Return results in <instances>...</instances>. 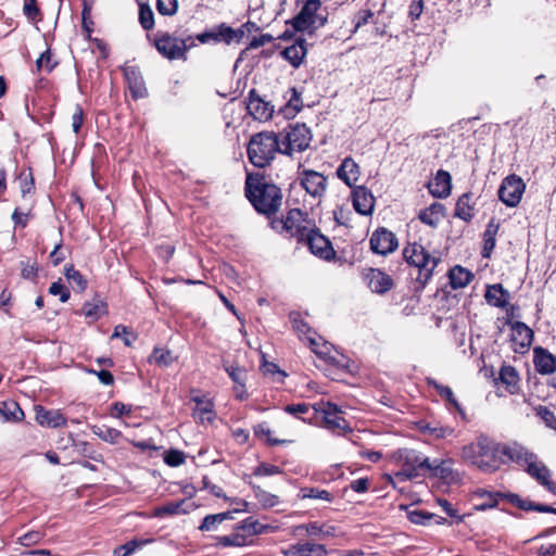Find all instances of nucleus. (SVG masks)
I'll return each instance as SVG.
<instances>
[{
	"label": "nucleus",
	"mask_w": 556,
	"mask_h": 556,
	"mask_svg": "<svg viewBox=\"0 0 556 556\" xmlns=\"http://www.w3.org/2000/svg\"><path fill=\"white\" fill-rule=\"evenodd\" d=\"M289 319L292 324V328L299 333V336H304L306 338L311 333L315 334V331H313L309 325L302 318L300 313L291 312Z\"/></svg>",
	"instance_id": "nucleus-50"
},
{
	"label": "nucleus",
	"mask_w": 556,
	"mask_h": 556,
	"mask_svg": "<svg viewBox=\"0 0 556 556\" xmlns=\"http://www.w3.org/2000/svg\"><path fill=\"white\" fill-rule=\"evenodd\" d=\"M536 415L545 422V425L556 430V415L546 406L540 405L536 408Z\"/></svg>",
	"instance_id": "nucleus-56"
},
{
	"label": "nucleus",
	"mask_w": 556,
	"mask_h": 556,
	"mask_svg": "<svg viewBox=\"0 0 556 556\" xmlns=\"http://www.w3.org/2000/svg\"><path fill=\"white\" fill-rule=\"evenodd\" d=\"M486 438L480 435L477 442H472L463 447L462 457L464 462L470 466L483 469L486 466Z\"/></svg>",
	"instance_id": "nucleus-18"
},
{
	"label": "nucleus",
	"mask_w": 556,
	"mask_h": 556,
	"mask_svg": "<svg viewBox=\"0 0 556 556\" xmlns=\"http://www.w3.org/2000/svg\"><path fill=\"white\" fill-rule=\"evenodd\" d=\"M216 28L217 42H225L227 45H230L233 41L240 42L241 39L244 37V30L242 29V27L235 29L228 26L226 23H222Z\"/></svg>",
	"instance_id": "nucleus-37"
},
{
	"label": "nucleus",
	"mask_w": 556,
	"mask_h": 556,
	"mask_svg": "<svg viewBox=\"0 0 556 556\" xmlns=\"http://www.w3.org/2000/svg\"><path fill=\"white\" fill-rule=\"evenodd\" d=\"M490 376L492 379V387L494 393L498 397L506 395H514L519 392V375L514 366L504 365L502 366L498 376L494 377L493 367H489Z\"/></svg>",
	"instance_id": "nucleus-9"
},
{
	"label": "nucleus",
	"mask_w": 556,
	"mask_h": 556,
	"mask_svg": "<svg viewBox=\"0 0 556 556\" xmlns=\"http://www.w3.org/2000/svg\"><path fill=\"white\" fill-rule=\"evenodd\" d=\"M489 305L503 308L506 318L514 317L515 306L510 304V293L501 283L489 285Z\"/></svg>",
	"instance_id": "nucleus-24"
},
{
	"label": "nucleus",
	"mask_w": 556,
	"mask_h": 556,
	"mask_svg": "<svg viewBox=\"0 0 556 556\" xmlns=\"http://www.w3.org/2000/svg\"><path fill=\"white\" fill-rule=\"evenodd\" d=\"M426 383L428 387L433 388L442 399H444L450 405H452L455 409L464 415L463 408L460 407L450 387L443 386L430 377L426 378Z\"/></svg>",
	"instance_id": "nucleus-36"
},
{
	"label": "nucleus",
	"mask_w": 556,
	"mask_h": 556,
	"mask_svg": "<svg viewBox=\"0 0 556 556\" xmlns=\"http://www.w3.org/2000/svg\"><path fill=\"white\" fill-rule=\"evenodd\" d=\"M92 431L100 439L109 443H116L122 437L119 430L106 426H93Z\"/></svg>",
	"instance_id": "nucleus-49"
},
{
	"label": "nucleus",
	"mask_w": 556,
	"mask_h": 556,
	"mask_svg": "<svg viewBox=\"0 0 556 556\" xmlns=\"http://www.w3.org/2000/svg\"><path fill=\"white\" fill-rule=\"evenodd\" d=\"M18 178L20 188L23 197L26 195L27 193H30L35 188V181L31 170L29 169L28 173L22 172Z\"/></svg>",
	"instance_id": "nucleus-57"
},
{
	"label": "nucleus",
	"mask_w": 556,
	"mask_h": 556,
	"mask_svg": "<svg viewBox=\"0 0 556 556\" xmlns=\"http://www.w3.org/2000/svg\"><path fill=\"white\" fill-rule=\"evenodd\" d=\"M244 193L255 211L267 217L275 215L281 206V189L268 182L261 173L247 174Z\"/></svg>",
	"instance_id": "nucleus-2"
},
{
	"label": "nucleus",
	"mask_w": 556,
	"mask_h": 556,
	"mask_svg": "<svg viewBox=\"0 0 556 556\" xmlns=\"http://www.w3.org/2000/svg\"><path fill=\"white\" fill-rule=\"evenodd\" d=\"M404 260L418 268L417 281L425 287L431 279L433 271L440 263V257L430 254L424 245L417 242L407 243L403 249Z\"/></svg>",
	"instance_id": "nucleus-5"
},
{
	"label": "nucleus",
	"mask_w": 556,
	"mask_h": 556,
	"mask_svg": "<svg viewBox=\"0 0 556 556\" xmlns=\"http://www.w3.org/2000/svg\"><path fill=\"white\" fill-rule=\"evenodd\" d=\"M401 469L394 472V477L403 482L427 477L430 468V459L412 448H400L393 454Z\"/></svg>",
	"instance_id": "nucleus-4"
},
{
	"label": "nucleus",
	"mask_w": 556,
	"mask_h": 556,
	"mask_svg": "<svg viewBox=\"0 0 556 556\" xmlns=\"http://www.w3.org/2000/svg\"><path fill=\"white\" fill-rule=\"evenodd\" d=\"M369 245L375 254L388 255L397 249L399 241L394 232L386 227H378L370 236Z\"/></svg>",
	"instance_id": "nucleus-15"
},
{
	"label": "nucleus",
	"mask_w": 556,
	"mask_h": 556,
	"mask_svg": "<svg viewBox=\"0 0 556 556\" xmlns=\"http://www.w3.org/2000/svg\"><path fill=\"white\" fill-rule=\"evenodd\" d=\"M282 144V154L291 156L293 151H305L312 141V132L305 124L296 123L289 126Z\"/></svg>",
	"instance_id": "nucleus-10"
},
{
	"label": "nucleus",
	"mask_w": 556,
	"mask_h": 556,
	"mask_svg": "<svg viewBox=\"0 0 556 556\" xmlns=\"http://www.w3.org/2000/svg\"><path fill=\"white\" fill-rule=\"evenodd\" d=\"M501 503H508L513 506L518 507L521 510H534L538 513H548L556 515V508L541 503H535L530 500H523L515 493H502V492H490L489 491V509L493 508Z\"/></svg>",
	"instance_id": "nucleus-7"
},
{
	"label": "nucleus",
	"mask_w": 556,
	"mask_h": 556,
	"mask_svg": "<svg viewBox=\"0 0 556 556\" xmlns=\"http://www.w3.org/2000/svg\"><path fill=\"white\" fill-rule=\"evenodd\" d=\"M177 0H156V10L161 15L172 16L177 12Z\"/></svg>",
	"instance_id": "nucleus-55"
},
{
	"label": "nucleus",
	"mask_w": 556,
	"mask_h": 556,
	"mask_svg": "<svg viewBox=\"0 0 556 556\" xmlns=\"http://www.w3.org/2000/svg\"><path fill=\"white\" fill-rule=\"evenodd\" d=\"M105 313L106 304L100 300L97 302H86L81 308V314L92 320L99 319Z\"/></svg>",
	"instance_id": "nucleus-46"
},
{
	"label": "nucleus",
	"mask_w": 556,
	"mask_h": 556,
	"mask_svg": "<svg viewBox=\"0 0 556 556\" xmlns=\"http://www.w3.org/2000/svg\"><path fill=\"white\" fill-rule=\"evenodd\" d=\"M187 504V500H180V501H174L168 502L163 506L156 507L154 509V516L155 517H164L167 515H180V514H187L189 509L185 508V505Z\"/></svg>",
	"instance_id": "nucleus-42"
},
{
	"label": "nucleus",
	"mask_w": 556,
	"mask_h": 556,
	"mask_svg": "<svg viewBox=\"0 0 556 556\" xmlns=\"http://www.w3.org/2000/svg\"><path fill=\"white\" fill-rule=\"evenodd\" d=\"M526 185L517 175L507 176L500 186L498 199L507 206L515 207L519 204L525 192Z\"/></svg>",
	"instance_id": "nucleus-14"
},
{
	"label": "nucleus",
	"mask_w": 556,
	"mask_h": 556,
	"mask_svg": "<svg viewBox=\"0 0 556 556\" xmlns=\"http://www.w3.org/2000/svg\"><path fill=\"white\" fill-rule=\"evenodd\" d=\"M197 407L193 409V418L200 424H212L215 419L214 404L210 400H203L200 396H193Z\"/></svg>",
	"instance_id": "nucleus-30"
},
{
	"label": "nucleus",
	"mask_w": 556,
	"mask_h": 556,
	"mask_svg": "<svg viewBox=\"0 0 556 556\" xmlns=\"http://www.w3.org/2000/svg\"><path fill=\"white\" fill-rule=\"evenodd\" d=\"M149 542H151V540H130L122 545L116 546L113 549V556H130Z\"/></svg>",
	"instance_id": "nucleus-45"
},
{
	"label": "nucleus",
	"mask_w": 556,
	"mask_h": 556,
	"mask_svg": "<svg viewBox=\"0 0 556 556\" xmlns=\"http://www.w3.org/2000/svg\"><path fill=\"white\" fill-rule=\"evenodd\" d=\"M56 64V62H52L51 60L50 49H47L45 52H42L36 61L37 70L41 71L42 68H45L48 73L52 72Z\"/></svg>",
	"instance_id": "nucleus-59"
},
{
	"label": "nucleus",
	"mask_w": 556,
	"mask_h": 556,
	"mask_svg": "<svg viewBox=\"0 0 556 556\" xmlns=\"http://www.w3.org/2000/svg\"><path fill=\"white\" fill-rule=\"evenodd\" d=\"M248 113L257 121H267L273 116L274 106L270 102L265 101L260 97L255 89L249 91L247 98Z\"/></svg>",
	"instance_id": "nucleus-19"
},
{
	"label": "nucleus",
	"mask_w": 556,
	"mask_h": 556,
	"mask_svg": "<svg viewBox=\"0 0 556 556\" xmlns=\"http://www.w3.org/2000/svg\"><path fill=\"white\" fill-rule=\"evenodd\" d=\"M139 5V23L144 30H151L154 27V14L148 3L137 0Z\"/></svg>",
	"instance_id": "nucleus-47"
},
{
	"label": "nucleus",
	"mask_w": 556,
	"mask_h": 556,
	"mask_svg": "<svg viewBox=\"0 0 556 556\" xmlns=\"http://www.w3.org/2000/svg\"><path fill=\"white\" fill-rule=\"evenodd\" d=\"M451 175L448 172L439 169L433 178L428 185L430 193L435 198H445L450 194L452 182Z\"/></svg>",
	"instance_id": "nucleus-28"
},
{
	"label": "nucleus",
	"mask_w": 556,
	"mask_h": 556,
	"mask_svg": "<svg viewBox=\"0 0 556 556\" xmlns=\"http://www.w3.org/2000/svg\"><path fill=\"white\" fill-rule=\"evenodd\" d=\"M244 509H235L229 511H224L214 515H207L203 518L201 525L199 526V530L201 531H216L218 526L226 520L232 519L233 514L238 511H244Z\"/></svg>",
	"instance_id": "nucleus-34"
},
{
	"label": "nucleus",
	"mask_w": 556,
	"mask_h": 556,
	"mask_svg": "<svg viewBox=\"0 0 556 556\" xmlns=\"http://www.w3.org/2000/svg\"><path fill=\"white\" fill-rule=\"evenodd\" d=\"M298 497L301 500H321L329 503H331L334 500L333 494L328 492L327 490L311 486L301 488Z\"/></svg>",
	"instance_id": "nucleus-43"
},
{
	"label": "nucleus",
	"mask_w": 556,
	"mask_h": 556,
	"mask_svg": "<svg viewBox=\"0 0 556 556\" xmlns=\"http://www.w3.org/2000/svg\"><path fill=\"white\" fill-rule=\"evenodd\" d=\"M454 462L451 458L430 460V468L427 477L437 478L445 483H453L458 480V473L453 468Z\"/></svg>",
	"instance_id": "nucleus-20"
},
{
	"label": "nucleus",
	"mask_w": 556,
	"mask_h": 556,
	"mask_svg": "<svg viewBox=\"0 0 556 556\" xmlns=\"http://www.w3.org/2000/svg\"><path fill=\"white\" fill-rule=\"evenodd\" d=\"M364 278L368 288L378 294L387 293L394 286L392 277L379 268H369Z\"/></svg>",
	"instance_id": "nucleus-21"
},
{
	"label": "nucleus",
	"mask_w": 556,
	"mask_h": 556,
	"mask_svg": "<svg viewBox=\"0 0 556 556\" xmlns=\"http://www.w3.org/2000/svg\"><path fill=\"white\" fill-rule=\"evenodd\" d=\"M513 317L505 319V325L510 327V342L515 353L525 354L530 350L533 341V331L522 321H511Z\"/></svg>",
	"instance_id": "nucleus-13"
},
{
	"label": "nucleus",
	"mask_w": 556,
	"mask_h": 556,
	"mask_svg": "<svg viewBox=\"0 0 556 556\" xmlns=\"http://www.w3.org/2000/svg\"><path fill=\"white\" fill-rule=\"evenodd\" d=\"M511 463L522 468L548 492L556 493V483L552 480L551 470L535 453L516 441L501 443L489 440V470H497L501 466Z\"/></svg>",
	"instance_id": "nucleus-1"
},
{
	"label": "nucleus",
	"mask_w": 556,
	"mask_h": 556,
	"mask_svg": "<svg viewBox=\"0 0 556 556\" xmlns=\"http://www.w3.org/2000/svg\"><path fill=\"white\" fill-rule=\"evenodd\" d=\"M23 12L25 16L31 22L41 20V11L36 0H26L24 3Z\"/></svg>",
	"instance_id": "nucleus-54"
},
{
	"label": "nucleus",
	"mask_w": 556,
	"mask_h": 556,
	"mask_svg": "<svg viewBox=\"0 0 556 556\" xmlns=\"http://www.w3.org/2000/svg\"><path fill=\"white\" fill-rule=\"evenodd\" d=\"M407 518L410 522L415 525H429L432 520L435 521V523H442L445 522L446 519L440 516H437L432 513L422 510V509H413L407 513Z\"/></svg>",
	"instance_id": "nucleus-41"
},
{
	"label": "nucleus",
	"mask_w": 556,
	"mask_h": 556,
	"mask_svg": "<svg viewBox=\"0 0 556 556\" xmlns=\"http://www.w3.org/2000/svg\"><path fill=\"white\" fill-rule=\"evenodd\" d=\"M64 275L70 281L74 291L84 292L87 289V279L80 274L79 270L75 269L74 265L67 264L64 268Z\"/></svg>",
	"instance_id": "nucleus-40"
},
{
	"label": "nucleus",
	"mask_w": 556,
	"mask_h": 556,
	"mask_svg": "<svg viewBox=\"0 0 556 556\" xmlns=\"http://www.w3.org/2000/svg\"><path fill=\"white\" fill-rule=\"evenodd\" d=\"M445 216V207L441 203H432L430 206L426 207L425 210H421L418 218L421 220V223L430 226V227H437L440 223V220Z\"/></svg>",
	"instance_id": "nucleus-33"
},
{
	"label": "nucleus",
	"mask_w": 556,
	"mask_h": 556,
	"mask_svg": "<svg viewBox=\"0 0 556 556\" xmlns=\"http://www.w3.org/2000/svg\"><path fill=\"white\" fill-rule=\"evenodd\" d=\"M153 46L167 60L186 59V53L189 49L186 39H179L166 31L155 34Z\"/></svg>",
	"instance_id": "nucleus-8"
},
{
	"label": "nucleus",
	"mask_w": 556,
	"mask_h": 556,
	"mask_svg": "<svg viewBox=\"0 0 556 556\" xmlns=\"http://www.w3.org/2000/svg\"><path fill=\"white\" fill-rule=\"evenodd\" d=\"M299 243L306 244L312 254L325 261L334 260L336 251L330 240L318 228H309Z\"/></svg>",
	"instance_id": "nucleus-11"
},
{
	"label": "nucleus",
	"mask_w": 556,
	"mask_h": 556,
	"mask_svg": "<svg viewBox=\"0 0 556 556\" xmlns=\"http://www.w3.org/2000/svg\"><path fill=\"white\" fill-rule=\"evenodd\" d=\"M36 421L43 427L61 428L67 424L66 418L59 410H48L42 406L36 408Z\"/></svg>",
	"instance_id": "nucleus-29"
},
{
	"label": "nucleus",
	"mask_w": 556,
	"mask_h": 556,
	"mask_svg": "<svg viewBox=\"0 0 556 556\" xmlns=\"http://www.w3.org/2000/svg\"><path fill=\"white\" fill-rule=\"evenodd\" d=\"M300 184L314 199L320 200L327 191V177L313 169H304L300 176Z\"/></svg>",
	"instance_id": "nucleus-16"
},
{
	"label": "nucleus",
	"mask_w": 556,
	"mask_h": 556,
	"mask_svg": "<svg viewBox=\"0 0 556 556\" xmlns=\"http://www.w3.org/2000/svg\"><path fill=\"white\" fill-rule=\"evenodd\" d=\"M186 460V455L182 451L170 448L165 452L164 462L166 465L170 467H178L182 465Z\"/></svg>",
	"instance_id": "nucleus-53"
},
{
	"label": "nucleus",
	"mask_w": 556,
	"mask_h": 556,
	"mask_svg": "<svg viewBox=\"0 0 556 556\" xmlns=\"http://www.w3.org/2000/svg\"><path fill=\"white\" fill-rule=\"evenodd\" d=\"M214 540L217 547H241L249 544L248 535L235 529L231 534L215 536Z\"/></svg>",
	"instance_id": "nucleus-35"
},
{
	"label": "nucleus",
	"mask_w": 556,
	"mask_h": 556,
	"mask_svg": "<svg viewBox=\"0 0 556 556\" xmlns=\"http://www.w3.org/2000/svg\"><path fill=\"white\" fill-rule=\"evenodd\" d=\"M235 530H239L241 533H244L249 539L250 536L273 532L275 527L261 523L253 517H248L241 522L237 523L235 526Z\"/></svg>",
	"instance_id": "nucleus-31"
},
{
	"label": "nucleus",
	"mask_w": 556,
	"mask_h": 556,
	"mask_svg": "<svg viewBox=\"0 0 556 556\" xmlns=\"http://www.w3.org/2000/svg\"><path fill=\"white\" fill-rule=\"evenodd\" d=\"M150 362H154L156 365L162 367H168L174 362L172 352L162 348H154Z\"/></svg>",
	"instance_id": "nucleus-52"
},
{
	"label": "nucleus",
	"mask_w": 556,
	"mask_h": 556,
	"mask_svg": "<svg viewBox=\"0 0 556 556\" xmlns=\"http://www.w3.org/2000/svg\"><path fill=\"white\" fill-rule=\"evenodd\" d=\"M277 153L282 154V144L276 132L261 131L250 138L247 154L253 166L265 168L270 165Z\"/></svg>",
	"instance_id": "nucleus-3"
},
{
	"label": "nucleus",
	"mask_w": 556,
	"mask_h": 556,
	"mask_svg": "<svg viewBox=\"0 0 556 556\" xmlns=\"http://www.w3.org/2000/svg\"><path fill=\"white\" fill-rule=\"evenodd\" d=\"M533 364L541 375H549L556 371V356L542 346L533 349Z\"/></svg>",
	"instance_id": "nucleus-26"
},
{
	"label": "nucleus",
	"mask_w": 556,
	"mask_h": 556,
	"mask_svg": "<svg viewBox=\"0 0 556 556\" xmlns=\"http://www.w3.org/2000/svg\"><path fill=\"white\" fill-rule=\"evenodd\" d=\"M454 215L463 220H470L472 217V207L469 205V195L463 194L456 202Z\"/></svg>",
	"instance_id": "nucleus-51"
},
{
	"label": "nucleus",
	"mask_w": 556,
	"mask_h": 556,
	"mask_svg": "<svg viewBox=\"0 0 556 556\" xmlns=\"http://www.w3.org/2000/svg\"><path fill=\"white\" fill-rule=\"evenodd\" d=\"M43 538L41 531H29L18 538V542L24 546H31L39 543Z\"/></svg>",
	"instance_id": "nucleus-63"
},
{
	"label": "nucleus",
	"mask_w": 556,
	"mask_h": 556,
	"mask_svg": "<svg viewBox=\"0 0 556 556\" xmlns=\"http://www.w3.org/2000/svg\"><path fill=\"white\" fill-rule=\"evenodd\" d=\"M123 74L134 99L137 100L148 96V90L138 66L126 65L123 67Z\"/></svg>",
	"instance_id": "nucleus-23"
},
{
	"label": "nucleus",
	"mask_w": 556,
	"mask_h": 556,
	"mask_svg": "<svg viewBox=\"0 0 556 556\" xmlns=\"http://www.w3.org/2000/svg\"><path fill=\"white\" fill-rule=\"evenodd\" d=\"M0 415L4 421H21L25 416L18 403L12 400L0 403Z\"/></svg>",
	"instance_id": "nucleus-38"
},
{
	"label": "nucleus",
	"mask_w": 556,
	"mask_h": 556,
	"mask_svg": "<svg viewBox=\"0 0 556 556\" xmlns=\"http://www.w3.org/2000/svg\"><path fill=\"white\" fill-rule=\"evenodd\" d=\"M49 293L52 295H60V301L65 303L70 300L71 293L68 289L60 281L52 282L49 288Z\"/></svg>",
	"instance_id": "nucleus-62"
},
{
	"label": "nucleus",
	"mask_w": 556,
	"mask_h": 556,
	"mask_svg": "<svg viewBox=\"0 0 556 556\" xmlns=\"http://www.w3.org/2000/svg\"><path fill=\"white\" fill-rule=\"evenodd\" d=\"M473 275L468 269L457 265L450 269L448 279L453 289L464 288L467 286Z\"/></svg>",
	"instance_id": "nucleus-39"
},
{
	"label": "nucleus",
	"mask_w": 556,
	"mask_h": 556,
	"mask_svg": "<svg viewBox=\"0 0 556 556\" xmlns=\"http://www.w3.org/2000/svg\"><path fill=\"white\" fill-rule=\"evenodd\" d=\"M113 337L121 338L125 345L130 346L132 342L136 340V334L129 330L128 327L118 325L114 329Z\"/></svg>",
	"instance_id": "nucleus-58"
},
{
	"label": "nucleus",
	"mask_w": 556,
	"mask_h": 556,
	"mask_svg": "<svg viewBox=\"0 0 556 556\" xmlns=\"http://www.w3.org/2000/svg\"><path fill=\"white\" fill-rule=\"evenodd\" d=\"M321 8L320 0H306L300 12L288 22L295 31H306L311 28L316 13Z\"/></svg>",
	"instance_id": "nucleus-17"
},
{
	"label": "nucleus",
	"mask_w": 556,
	"mask_h": 556,
	"mask_svg": "<svg viewBox=\"0 0 556 556\" xmlns=\"http://www.w3.org/2000/svg\"><path fill=\"white\" fill-rule=\"evenodd\" d=\"M251 486L256 500L263 508L268 509L279 504V497L277 495L263 490L260 485L251 484Z\"/></svg>",
	"instance_id": "nucleus-44"
},
{
	"label": "nucleus",
	"mask_w": 556,
	"mask_h": 556,
	"mask_svg": "<svg viewBox=\"0 0 556 556\" xmlns=\"http://www.w3.org/2000/svg\"><path fill=\"white\" fill-rule=\"evenodd\" d=\"M283 410L296 418L303 419L302 415L309 410V405L306 403L288 404L285 406Z\"/></svg>",
	"instance_id": "nucleus-64"
},
{
	"label": "nucleus",
	"mask_w": 556,
	"mask_h": 556,
	"mask_svg": "<svg viewBox=\"0 0 556 556\" xmlns=\"http://www.w3.org/2000/svg\"><path fill=\"white\" fill-rule=\"evenodd\" d=\"M314 409L323 415L325 427L328 430L338 434L352 431L349 422L342 417V412L337 404L331 402L320 403L314 406Z\"/></svg>",
	"instance_id": "nucleus-12"
},
{
	"label": "nucleus",
	"mask_w": 556,
	"mask_h": 556,
	"mask_svg": "<svg viewBox=\"0 0 556 556\" xmlns=\"http://www.w3.org/2000/svg\"><path fill=\"white\" fill-rule=\"evenodd\" d=\"M328 552L325 545L305 542L298 543L291 546V548L285 552V555H298V556H327Z\"/></svg>",
	"instance_id": "nucleus-32"
},
{
	"label": "nucleus",
	"mask_w": 556,
	"mask_h": 556,
	"mask_svg": "<svg viewBox=\"0 0 556 556\" xmlns=\"http://www.w3.org/2000/svg\"><path fill=\"white\" fill-rule=\"evenodd\" d=\"M305 339L308 340L309 346L316 355H318L319 357L327 356V354L329 352V348L325 343L324 344L319 343V338L316 337V333L315 334L311 333Z\"/></svg>",
	"instance_id": "nucleus-60"
},
{
	"label": "nucleus",
	"mask_w": 556,
	"mask_h": 556,
	"mask_svg": "<svg viewBox=\"0 0 556 556\" xmlns=\"http://www.w3.org/2000/svg\"><path fill=\"white\" fill-rule=\"evenodd\" d=\"M352 202L354 210L364 216L372 214L375 208V197L365 186H356L352 190Z\"/></svg>",
	"instance_id": "nucleus-22"
},
{
	"label": "nucleus",
	"mask_w": 556,
	"mask_h": 556,
	"mask_svg": "<svg viewBox=\"0 0 556 556\" xmlns=\"http://www.w3.org/2000/svg\"><path fill=\"white\" fill-rule=\"evenodd\" d=\"M280 54L292 67L299 68L307 54V41L299 37L291 46L285 48Z\"/></svg>",
	"instance_id": "nucleus-25"
},
{
	"label": "nucleus",
	"mask_w": 556,
	"mask_h": 556,
	"mask_svg": "<svg viewBox=\"0 0 556 556\" xmlns=\"http://www.w3.org/2000/svg\"><path fill=\"white\" fill-rule=\"evenodd\" d=\"M290 91L291 98L282 109V112L287 117H294L302 109V99L296 88H291Z\"/></svg>",
	"instance_id": "nucleus-48"
},
{
	"label": "nucleus",
	"mask_w": 556,
	"mask_h": 556,
	"mask_svg": "<svg viewBox=\"0 0 556 556\" xmlns=\"http://www.w3.org/2000/svg\"><path fill=\"white\" fill-rule=\"evenodd\" d=\"M307 214L300 208H291L283 218L273 219L270 225L279 233H286L289 238L301 241L304 233L309 229L305 225Z\"/></svg>",
	"instance_id": "nucleus-6"
},
{
	"label": "nucleus",
	"mask_w": 556,
	"mask_h": 556,
	"mask_svg": "<svg viewBox=\"0 0 556 556\" xmlns=\"http://www.w3.org/2000/svg\"><path fill=\"white\" fill-rule=\"evenodd\" d=\"M281 472L282 470L279 466L262 463L257 467H255L253 475L264 477L279 475Z\"/></svg>",
	"instance_id": "nucleus-61"
},
{
	"label": "nucleus",
	"mask_w": 556,
	"mask_h": 556,
	"mask_svg": "<svg viewBox=\"0 0 556 556\" xmlns=\"http://www.w3.org/2000/svg\"><path fill=\"white\" fill-rule=\"evenodd\" d=\"M359 174V166L351 156L345 157L337 168L338 178L351 188L358 180Z\"/></svg>",
	"instance_id": "nucleus-27"
}]
</instances>
